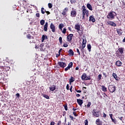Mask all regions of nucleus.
<instances>
[{
	"label": "nucleus",
	"mask_w": 125,
	"mask_h": 125,
	"mask_svg": "<svg viewBox=\"0 0 125 125\" xmlns=\"http://www.w3.org/2000/svg\"><path fill=\"white\" fill-rule=\"evenodd\" d=\"M36 17H38V18H40V13H37L36 14Z\"/></svg>",
	"instance_id": "nucleus-55"
},
{
	"label": "nucleus",
	"mask_w": 125,
	"mask_h": 125,
	"mask_svg": "<svg viewBox=\"0 0 125 125\" xmlns=\"http://www.w3.org/2000/svg\"><path fill=\"white\" fill-rule=\"evenodd\" d=\"M7 62H9V64H10L11 65L14 64V61H13V60H9L7 61Z\"/></svg>",
	"instance_id": "nucleus-31"
},
{
	"label": "nucleus",
	"mask_w": 125,
	"mask_h": 125,
	"mask_svg": "<svg viewBox=\"0 0 125 125\" xmlns=\"http://www.w3.org/2000/svg\"><path fill=\"white\" fill-rule=\"evenodd\" d=\"M67 90H69V84H67L66 86Z\"/></svg>",
	"instance_id": "nucleus-61"
},
{
	"label": "nucleus",
	"mask_w": 125,
	"mask_h": 125,
	"mask_svg": "<svg viewBox=\"0 0 125 125\" xmlns=\"http://www.w3.org/2000/svg\"><path fill=\"white\" fill-rule=\"evenodd\" d=\"M86 44V39L85 38L83 39L82 46H83V47H85Z\"/></svg>",
	"instance_id": "nucleus-20"
},
{
	"label": "nucleus",
	"mask_w": 125,
	"mask_h": 125,
	"mask_svg": "<svg viewBox=\"0 0 125 125\" xmlns=\"http://www.w3.org/2000/svg\"><path fill=\"white\" fill-rule=\"evenodd\" d=\"M47 28H48V22H46L43 26V30L44 32H47Z\"/></svg>",
	"instance_id": "nucleus-17"
},
{
	"label": "nucleus",
	"mask_w": 125,
	"mask_h": 125,
	"mask_svg": "<svg viewBox=\"0 0 125 125\" xmlns=\"http://www.w3.org/2000/svg\"><path fill=\"white\" fill-rule=\"evenodd\" d=\"M101 87L102 91L104 92H107V87H106L104 85H102Z\"/></svg>",
	"instance_id": "nucleus-22"
},
{
	"label": "nucleus",
	"mask_w": 125,
	"mask_h": 125,
	"mask_svg": "<svg viewBox=\"0 0 125 125\" xmlns=\"http://www.w3.org/2000/svg\"><path fill=\"white\" fill-rule=\"evenodd\" d=\"M87 8L89 10H90L91 11H92L93 10V8H92V6L90 3L87 4Z\"/></svg>",
	"instance_id": "nucleus-19"
},
{
	"label": "nucleus",
	"mask_w": 125,
	"mask_h": 125,
	"mask_svg": "<svg viewBox=\"0 0 125 125\" xmlns=\"http://www.w3.org/2000/svg\"><path fill=\"white\" fill-rule=\"evenodd\" d=\"M84 47H83V46H82V47L81 49V52H82V53L83 54V50L84 49Z\"/></svg>",
	"instance_id": "nucleus-47"
},
{
	"label": "nucleus",
	"mask_w": 125,
	"mask_h": 125,
	"mask_svg": "<svg viewBox=\"0 0 125 125\" xmlns=\"http://www.w3.org/2000/svg\"><path fill=\"white\" fill-rule=\"evenodd\" d=\"M68 53L69 55H71V56H74V51H73V50L69 49L68 51Z\"/></svg>",
	"instance_id": "nucleus-28"
},
{
	"label": "nucleus",
	"mask_w": 125,
	"mask_h": 125,
	"mask_svg": "<svg viewBox=\"0 0 125 125\" xmlns=\"http://www.w3.org/2000/svg\"><path fill=\"white\" fill-rule=\"evenodd\" d=\"M64 109H65V111H68V106H67V105L64 106Z\"/></svg>",
	"instance_id": "nucleus-58"
},
{
	"label": "nucleus",
	"mask_w": 125,
	"mask_h": 125,
	"mask_svg": "<svg viewBox=\"0 0 125 125\" xmlns=\"http://www.w3.org/2000/svg\"><path fill=\"white\" fill-rule=\"evenodd\" d=\"M66 31H67V29H66V28H64L63 30H62V34H66Z\"/></svg>",
	"instance_id": "nucleus-39"
},
{
	"label": "nucleus",
	"mask_w": 125,
	"mask_h": 125,
	"mask_svg": "<svg viewBox=\"0 0 125 125\" xmlns=\"http://www.w3.org/2000/svg\"><path fill=\"white\" fill-rule=\"evenodd\" d=\"M87 47V49L88 51L90 52L91 49V45H90V44H88Z\"/></svg>",
	"instance_id": "nucleus-32"
},
{
	"label": "nucleus",
	"mask_w": 125,
	"mask_h": 125,
	"mask_svg": "<svg viewBox=\"0 0 125 125\" xmlns=\"http://www.w3.org/2000/svg\"><path fill=\"white\" fill-rule=\"evenodd\" d=\"M100 113V110L97 109H94L92 111V114L94 117H96L97 118H99L100 115L99 113Z\"/></svg>",
	"instance_id": "nucleus-2"
},
{
	"label": "nucleus",
	"mask_w": 125,
	"mask_h": 125,
	"mask_svg": "<svg viewBox=\"0 0 125 125\" xmlns=\"http://www.w3.org/2000/svg\"><path fill=\"white\" fill-rule=\"evenodd\" d=\"M68 44L63 43V47H68Z\"/></svg>",
	"instance_id": "nucleus-51"
},
{
	"label": "nucleus",
	"mask_w": 125,
	"mask_h": 125,
	"mask_svg": "<svg viewBox=\"0 0 125 125\" xmlns=\"http://www.w3.org/2000/svg\"><path fill=\"white\" fill-rule=\"evenodd\" d=\"M48 6L49 8H52V4H51V3H49L48 4Z\"/></svg>",
	"instance_id": "nucleus-45"
},
{
	"label": "nucleus",
	"mask_w": 125,
	"mask_h": 125,
	"mask_svg": "<svg viewBox=\"0 0 125 125\" xmlns=\"http://www.w3.org/2000/svg\"><path fill=\"white\" fill-rule=\"evenodd\" d=\"M115 65L117 66V67H122V65H123V63L121 61H117L115 62Z\"/></svg>",
	"instance_id": "nucleus-16"
},
{
	"label": "nucleus",
	"mask_w": 125,
	"mask_h": 125,
	"mask_svg": "<svg viewBox=\"0 0 125 125\" xmlns=\"http://www.w3.org/2000/svg\"><path fill=\"white\" fill-rule=\"evenodd\" d=\"M124 51H125V48L121 47L118 48V50H117V52L120 55H122V54L124 53Z\"/></svg>",
	"instance_id": "nucleus-9"
},
{
	"label": "nucleus",
	"mask_w": 125,
	"mask_h": 125,
	"mask_svg": "<svg viewBox=\"0 0 125 125\" xmlns=\"http://www.w3.org/2000/svg\"><path fill=\"white\" fill-rule=\"evenodd\" d=\"M84 125H88V121H87V119H86L84 122Z\"/></svg>",
	"instance_id": "nucleus-43"
},
{
	"label": "nucleus",
	"mask_w": 125,
	"mask_h": 125,
	"mask_svg": "<svg viewBox=\"0 0 125 125\" xmlns=\"http://www.w3.org/2000/svg\"><path fill=\"white\" fill-rule=\"evenodd\" d=\"M86 78V74L83 73V74L82 75L81 79L82 81H85V79Z\"/></svg>",
	"instance_id": "nucleus-26"
},
{
	"label": "nucleus",
	"mask_w": 125,
	"mask_h": 125,
	"mask_svg": "<svg viewBox=\"0 0 125 125\" xmlns=\"http://www.w3.org/2000/svg\"><path fill=\"white\" fill-rule=\"evenodd\" d=\"M70 16L72 18H74L77 16V10L76 9H74V8H72V10L70 13Z\"/></svg>",
	"instance_id": "nucleus-5"
},
{
	"label": "nucleus",
	"mask_w": 125,
	"mask_h": 125,
	"mask_svg": "<svg viewBox=\"0 0 125 125\" xmlns=\"http://www.w3.org/2000/svg\"><path fill=\"white\" fill-rule=\"evenodd\" d=\"M103 118H106L107 117V115L105 113H103Z\"/></svg>",
	"instance_id": "nucleus-56"
},
{
	"label": "nucleus",
	"mask_w": 125,
	"mask_h": 125,
	"mask_svg": "<svg viewBox=\"0 0 125 125\" xmlns=\"http://www.w3.org/2000/svg\"><path fill=\"white\" fill-rule=\"evenodd\" d=\"M77 102L78 104H79V105L82 107L83 105V101L81 99H77Z\"/></svg>",
	"instance_id": "nucleus-12"
},
{
	"label": "nucleus",
	"mask_w": 125,
	"mask_h": 125,
	"mask_svg": "<svg viewBox=\"0 0 125 125\" xmlns=\"http://www.w3.org/2000/svg\"><path fill=\"white\" fill-rule=\"evenodd\" d=\"M1 71H2V70H0V80H1V78H2V75H3V74L1 72Z\"/></svg>",
	"instance_id": "nucleus-44"
},
{
	"label": "nucleus",
	"mask_w": 125,
	"mask_h": 125,
	"mask_svg": "<svg viewBox=\"0 0 125 125\" xmlns=\"http://www.w3.org/2000/svg\"><path fill=\"white\" fill-rule=\"evenodd\" d=\"M58 64L59 65L60 67H61V68H65V67L67 66V64H66V63L62 62H58Z\"/></svg>",
	"instance_id": "nucleus-10"
},
{
	"label": "nucleus",
	"mask_w": 125,
	"mask_h": 125,
	"mask_svg": "<svg viewBox=\"0 0 125 125\" xmlns=\"http://www.w3.org/2000/svg\"><path fill=\"white\" fill-rule=\"evenodd\" d=\"M82 14L85 15L86 14L87 15V13H89V11L88 10H86L85 8V6L83 5L82 7Z\"/></svg>",
	"instance_id": "nucleus-6"
},
{
	"label": "nucleus",
	"mask_w": 125,
	"mask_h": 125,
	"mask_svg": "<svg viewBox=\"0 0 125 125\" xmlns=\"http://www.w3.org/2000/svg\"><path fill=\"white\" fill-rule=\"evenodd\" d=\"M55 89H56V86L55 85H53L51 86L50 87H49V90L51 91H54V90H55Z\"/></svg>",
	"instance_id": "nucleus-18"
},
{
	"label": "nucleus",
	"mask_w": 125,
	"mask_h": 125,
	"mask_svg": "<svg viewBox=\"0 0 125 125\" xmlns=\"http://www.w3.org/2000/svg\"><path fill=\"white\" fill-rule=\"evenodd\" d=\"M72 89H73V85H71L69 90H70V92H72Z\"/></svg>",
	"instance_id": "nucleus-63"
},
{
	"label": "nucleus",
	"mask_w": 125,
	"mask_h": 125,
	"mask_svg": "<svg viewBox=\"0 0 125 125\" xmlns=\"http://www.w3.org/2000/svg\"><path fill=\"white\" fill-rule=\"evenodd\" d=\"M96 125H102V121H101L100 119H98L96 121Z\"/></svg>",
	"instance_id": "nucleus-24"
},
{
	"label": "nucleus",
	"mask_w": 125,
	"mask_h": 125,
	"mask_svg": "<svg viewBox=\"0 0 125 125\" xmlns=\"http://www.w3.org/2000/svg\"><path fill=\"white\" fill-rule=\"evenodd\" d=\"M116 31L119 36H122V35L123 34V30H122L121 29H117Z\"/></svg>",
	"instance_id": "nucleus-21"
},
{
	"label": "nucleus",
	"mask_w": 125,
	"mask_h": 125,
	"mask_svg": "<svg viewBox=\"0 0 125 125\" xmlns=\"http://www.w3.org/2000/svg\"><path fill=\"white\" fill-rule=\"evenodd\" d=\"M109 117L111 120H112V119H113V114H109Z\"/></svg>",
	"instance_id": "nucleus-62"
},
{
	"label": "nucleus",
	"mask_w": 125,
	"mask_h": 125,
	"mask_svg": "<svg viewBox=\"0 0 125 125\" xmlns=\"http://www.w3.org/2000/svg\"><path fill=\"white\" fill-rule=\"evenodd\" d=\"M82 20H85V15L82 14Z\"/></svg>",
	"instance_id": "nucleus-50"
},
{
	"label": "nucleus",
	"mask_w": 125,
	"mask_h": 125,
	"mask_svg": "<svg viewBox=\"0 0 125 125\" xmlns=\"http://www.w3.org/2000/svg\"><path fill=\"white\" fill-rule=\"evenodd\" d=\"M4 69L6 71H9L10 67L9 66H4Z\"/></svg>",
	"instance_id": "nucleus-41"
},
{
	"label": "nucleus",
	"mask_w": 125,
	"mask_h": 125,
	"mask_svg": "<svg viewBox=\"0 0 125 125\" xmlns=\"http://www.w3.org/2000/svg\"><path fill=\"white\" fill-rule=\"evenodd\" d=\"M111 121L112 123H114V124H117V120L116 119H112Z\"/></svg>",
	"instance_id": "nucleus-46"
},
{
	"label": "nucleus",
	"mask_w": 125,
	"mask_h": 125,
	"mask_svg": "<svg viewBox=\"0 0 125 125\" xmlns=\"http://www.w3.org/2000/svg\"><path fill=\"white\" fill-rule=\"evenodd\" d=\"M65 25H64V24L63 23H60L59 25V29L60 30H61V31H62V29H63V28H64Z\"/></svg>",
	"instance_id": "nucleus-27"
},
{
	"label": "nucleus",
	"mask_w": 125,
	"mask_h": 125,
	"mask_svg": "<svg viewBox=\"0 0 125 125\" xmlns=\"http://www.w3.org/2000/svg\"><path fill=\"white\" fill-rule=\"evenodd\" d=\"M73 37H74V35L73 34H69L66 37V40L67 42H72V40H73Z\"/></svg>",
	"instance_id": "nucleus-7"
},
{
	"label": "nucleus",
	"mask_w": 125,
	"mask_h": 125,
	"mask_svg": "<svg viewBox=\"0 0 125 125\" xmlns=\"http://www.w3.org/2000/svg\"><path fill=\"white\" fill-rule=\"evenodd\" d=\"M71 68L69 67V66H67L66 67L65 69H64V71H65L66 72V71H68V70H70Z\"/></svg>",
	"instance_id": "nucleus-49"
},
{
	"label": "nucleus",
	"mask_w": 125,
	"mask_h": 125,
	"mask_svg": "<svg viewBox=\"0 0 125 125\" xmlns=\"http://www.w3.org/2000/svg\"><path fill=\"white\" fill-rule=\"evenodd\" d=\"M44 40H47V36L43 35L42 37V42H43Z\"/></svg>",
	"instance_id": "nucleus-25"
},
{
	"label": "nucleus",
	"mask_w": 125,
	"mask_h": 125,
	"mask_svg": "<svg viewBox=\"0 0 125 125\" xmlns=\"http://www.w3.org/2000/svg\"><path fill=\"white\" fill-rule=\"evenodd\" d=\"M44 23H45V21H44V20H42L40 21V24L41 25H42V26H43V25H44Z\"/></svg>",
	"instance_id": "nucleus-34"
},
{
	"label": "nucleus",
	"mask_w": 125,
	"mask_h": 125,
	"mask_svg": "<svg viewBox=\"0 0 125 125\" xmlns=\"http://www.w3.org/2000/svg\"><path fill=\"white\" fill-rule=\"evenodd\" d=\"M107 25H110V26H112V27H116L117 26V24L112 21H107Z\"/></svg>",
	"instance_id": "nucleus-11"
},
{
	"label": "nucleus",
	"mask_w": 125,
	"mask_h": 125,
	"mask_svg": "<svg viewBox=\"0 0 125 125\" xmlns=\"http://www.w3.org/2000/svg\"><path fill=\"white\" fill-rule=\"evenodd\" d=\"M26 38H27L28 39V40H31V39H33L34 37H32V36H31L30 34H28L26 36Z\"/></svg>",
	"instance_id": "nucleus-33"
},
{
	"label": "nucleus",
	"mask_w": 125,
	"mask_h": 125,
	"mask_svg": "<svg viewBox=\"0 0 125 125\" xmlns=\"http://www.w3.org/2000/svg\"><path fill=\"white\" fill-rule=\"evenodd\" d=\"M68 67L72 68V67H73V62H70L69 64H68Z\"/></svg>",
	"instance_id": "nucleus-42"
},
{
	"label": "nucleus",
	"mask_w": 125,
	"mask_h": 125,
	"mask_svg": "<svg viewBox=\"0 0 125 125\" xmlns=\"http://www.w3.org/2000/svg\"><path fill=\"white\" fill-rule=\"evenodd\" d=\"M59 41L60 43H61V44H62L63 42V41L62 40V37H60L59 38Z\"/></svg>",
	"instance_id": "nucleus-35"
},
{
	"label": "nucleus",
	"mask_w": 125,
	"mask_h": 125,
	"mask_svg": "<svg viewBox=\"0 0 125 125\" xmlns=\"http://www.w3.org/2000/svg\"><path fill=\"white\" fill-rule=\"evenodd\" d=\"M50 28L52 33H55L56 32V28H55V25L53 23H51Z\"/></svg>",
	"instance_id": "nucleus-8"
},
{
	"label": "nucleus",
	"mask_w": 125,
	"mask_h": 125,
	"mask_svg": "<svg viewBox=\"0 0 125 125\" xmlns=\"http://www.w3.org/2000/svg\"><path fill=\"white\" fill-rule=\"evenodd\" d=\"M70 2L71 4H73V3H76V2H77V0H70Z\"/></svg>",
	"instance_id": "nucleus-36"
},
{
	"label": "nucleus",
	"mask_w": 125,
	"mask_h": 125,
	"mask_svg": "<svg viewBox=\"0 0 125 125\" xmlns=\"http://www.w3.org/2000/svg\"><path fill=\"white\" fill-rule=\"evenodd\" d=\"M75 29L77 30V32H79V34L80 33L81 35H83V31L81 30V26L80 25V24H76L75 26Z\"/></svg>",
	"instance_id": "nucleus-4"
},
{
	"label": "nucleus",
	"mask_w": 125,
	"mask_h": 125,
	"mask_svg": "<svg viewBox=\"0 0 125 125\" xmlns=\"http://www.w3.org/2000/svg\"><path fill=\"white\" fill-rule=\"evenodd\" d=\"M103 75L104 76V78H107V73L103 72Z\"/></svg>",
	"instance_id": "nucleus-53"
},
{
	"label": "nucleus",
	"mask_w": 125,
	"mask_h": 125,
	"mask_svg": "<svg viewBox=\"0 0 125 125\" xmlns=\"http://www.w3.org/2000/svg\"><path fill=\"white\" fill-rule=\"evenodd\" d=\"M73 114L75 117H78V115H77V113L75 112H73Z\"/></svg>",
	"instance_id": "nucleus-57"
},
{
	"label": "nucleus",
	"mask_w": 125,
	"mask_h": 125,
	"mask_svg": "<svg viewBox=\"0 0 125 125\" xmlns=\"http://www.w3.org/2000/svg\"><path fill=\"white\" fill-rule=\"evenodd\" d=\"M88 80H91V78L90 77V76H89L88 77L86 76L85 79V81H88Z\"/></svg>",
	"instance_id": "nucleus-37"
},
{
	"label": "nucleus",
	"mask_w": 125,
	"mask_h": 125,
	"mask_svg": "<svg viewBox=\"0 0 125 125\" xmlns=\"http://www.w3.org/2000/svg\"><path fill=\"white\" fill-rule=\"evenodd\" d=\"M57 125H61V121H59V122L57 124Z\"/></svg>",
	"instance_id": "nucleus-64"
},
{
	"label": "nucleus",
	"mask_w": 125,
	"mask_h": 125,
	"mask_svg": "<svg viewBox=\"0 0 125 125\" xmlns=\"http://www.w3.org/2000/svg\"><path fill=\"white\" fill-rule=\"evenodd\" d=\"M16 96H17V98H19L20 97V94H19V93H17V94H16Z\"/></svg>",
	"instance_id": "nucleus-52"
},
{
	"label": "nucleus",
	"mask_w": 125,
	"mask_h": 125,
	"mask_svg": "<svg viewBox=\"0 0 125 125\" xmlns=\"http://www.w3.org/2000/svg\"><path fill=\"white\" fill-rule=\"evenodd\" d=\"M46 11V10H45V9H44V8L42 7L41 8V13H42V14H44V13H45Z\"/></svg>",
	"instance_id": "nucleus-30"
},
{
	"label": "nucleus",
	"mask_w": 125,
	"mask_h": 125,
	"mask_svg": "<svg viewBox=\"0 0 125 125\" xmlns=\"http://www.w3.org/2000/svg\"><path fill=\"white\" fill-rule=\"evenodd\" d=\"M42 96L44 97V98H46V99H50L49 96L45 94H42Z\"/></svg>",
	"instance_id": "nucleus-29"
},
{
	"label": "nucleus",
	"mask_w": 125,
	"mask_h": 125,
	"mask_svg": "<svg viewBox=\"0 0 125 125\" xmlns=\"http://www.w3.org/2000/svg\"><path fill=\"white\" fill-rule=\"evenodd\" d=\"M108 90L111 93L116 91V86L115 85H109L108 87Z\"/></svg>",
	"instance_id": "nucleus-3"
},
{
	"label": "nucleus",
	"mask_w": 125,
	"mask_h": 125,
	"mask_svg": "<svg viewBox=\"0 0 125 125\" xmlns=\"http://www.w3.org/2000/svg\"><path fill=\"white\" fill-rule=\"evenodd\" d=\"M101 78H102V75L99 74V75L98 76V80L99 81H100V80H101Z\"/></svg>",
	"instance_id": "nucleus-40"
},
{
	"label": "nucleus",
	"mask_w": 125,
	"mask_h": 125,
	"mask_svg": "<svg viewBox=\"0 0 125 125\" xmlns=\"http://www.w3.org/2000/svg\"><path fill=\"white\" fill-rule=\"evenodd\" d=\"M55 125V122L52 121L50 123V125Z\"/></svg>",
	"instance_id": "nucleus-59"
},
{
	"label": "nucleus",
	"mask_w": 125,
	"mask_h": 125,
	"mask_svg": "<svg viewBox=\"0 0 125 125\" xmlns=\"http://www.w3.org/2000/svg\"><path fill=\"white\" fill-rule=\"evenodd\" d=\"M69 118H70L71 121H74V117L72 116V115H69Z\"/></svg>",
	"instance_id": "nucleus-54"
},
{
	"label": "nucleus",
	"mask_w": 125,
	"mask_h": 125,
	"mask_svg": "<svg viewBox=\"0 0 125 125\" xmlns=\"http://www.w3.org/2000/svg\"><path fill=\"white\" fill-rule=\"evenodd\" d=\"M68 10H69V9H68L67 7L65 8L63 10L62 12V15H63V16H65L66 14H67V12H68Z\"/></svg>",
	"instance_id": "nucleus-13"
},
{
	"label": "nucleus",
	"mask_w": 125,
	"mask_h": 125,
	"mask_svg": "<svg viewBox=\"0 0 125 125\" xmlns=\"http://www.w3.org/2000/svg\"><path fill=\"white\" fill-rule=\"evenodd\" d=\"M115 16H117V13L115 12L111 11L107 15V18L108 19H114Z\"/></svg>",
	"instance_id": "nucleus-1"
},
{
	"label": "nucleus",
	"mask_w": 125,
	"mask_h": 125,
	"mask_svg": "<svg viewBox=\"0 0 125 125\" xmlns=\"http://www.w3.org/2000/svg\"><path fill=\"white\" fill-rule=\"evenodd\" d=\"M39 47H40V46L39 45L35 44V48L36 49H38V48H39Z\"/></svg>",
	"instance_id": "nucleus-60"
},
{
	"label": "nucleus",
	"mask_w": 125,
	"mask_h": 125,
	"mask_svg": "<svg viewBox=\"0 0 125 125\" xmlns=\"http://www.w3.org/2000/svg\"><path fill=\"white\" fill-rule=\"evenodd\" d=\"M89 22H92L93 23L95 22V18H94V16L93 15L90 16L89 17Z\"/></svg>",
	"instance_id": "nucleus-14"
},
{
	"label": "nucleus",
	"mask_w": 125,
	"mask_h": 125,
	"mask_svg": "<svg viewBox=\"0 0 125 125\" xmlns=\"http://www.w3.org/2000/svg\"><path fill=\"white\" fill-rule=\"evenodd\" d=\"M112 76L116 81H120V78L119 77H118V75L116 74V73L113 72L112 73Z\"/></svg>",
	"instance_id": "nucleus-15"
},
{
	"label": "nucleus",
	"mask_w": 125,
	"mask_h": 125,
	"mask_svg": "<svg viewBox=\"0 0 125 125\" xmlns=\"http://www.w3.org/2000/svg\"><path fill=\"white\" fill-rule=\"evenodd\" d=\"M76 51L78 53L79 55H81V52H80V50H79V48L76 49Z\"/></svg>",
	"instance_id": "nucleus-48"
},
{
	"label": "nucleus",
	"mask_w": 125,
	"mask_h": 125,
	"mask_svg": "<svg viewBox=\"0 0 125 125\" xmlns=\"http://www.w3.org/2000/svg\"><path fill=\"white\" fill-rule=\"evenodd\" d=\"M74 82H75V78H74L73 76H71L69 80L70 84H71L72 83H74Z\"/></svg>",
	"instance_id": "nucleus-23"
},
{
	"label": "nucleus",
	"mask_w": 125,
	"mask_h": 125,
	"mask_svg": "<svg viewBox=\"0 0 125 125\" xmlns=\"http://www.w3.org/2000/svg\"><path fill=\"white\" fill-rule=\"evenodd\" d=\"M91 105V103L90 102H88V104H87V108H89Z\"/></svg>",
	"instance_id": "nucleus-38"
}]
</instances>
